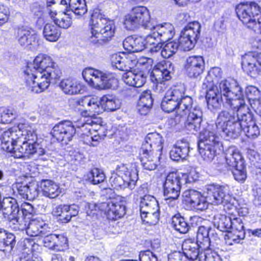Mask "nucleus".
<instances>
[{"instance_id":"obj_12","label":"nucleus","mask_w":261,"mask_h":261,"mask_svg":"<svg viewBox=\"0 0 261 261\" xmlns=\"http://www.w3.org/2000/svg\"><path fill=\"white\" fill-rule=\"evenodd\" d=\"M201 25L196 21L189 22L182 29L179 38L180 48L185 51L194 48L198 40Z\"/></svg>"},{"instance_id":"obj_29","label":"nucleus","mask_w":261,"mask_h":261,"mask_svg":"<svg viewBox=\"0 0 261 261\" xmlns=\"http://www.w3.org/2000/svg\"><path fill=\"white\" fill-rule=\"evenodd\" d=\"M1 213L6 220L12 216L17 215L19 212V206L16 199L12 197L4 198L1 203Z\"/></svg>"},{"instance_id":"obj_47","label":"nucleus","mask_w":261,"mask_h":261,"mask_svg":"<svg viewBox=\"0 0 261 261\" xmlns=\"http://www.w3.org/2000/svg\"><path fill=\"white\" fill-rule=\"evenodd\" d=\"M218 148L199 144V151L201 158L206 162H211L216 155Z\"/></svg>"},{"instance_id":"obj_63","label":"nucleus","mask_w":261,"mask_h":261,"mask_svg":"<svg viewBox=\"0 0 261 261\" xmlns=\"http://www.w3.org/2000/svg\"><path fill=\"white\" fill-rule=\"evenodd\" d=\"M245 93L250 104L258 99L257 97L259 96V91L257 88L252 86H248L246 88Z\"/></svg>"},{"instance_id":"obj_41","label":"nucleus","mask_w":261,"mask_h":261,"mask_svg":"<svg viewBox=\"0 0 261 261\" xmlns=\"http://www.w3.org/2000/svg\"><path fill=\"white\" fill-rule=\"evenodd\" d=\"M103 111H114L120 107V103L115 96L105 95L101 97Z\"/></svg>"},{"instance_id":"obj_45","label":"nucleus","mask_w":261,"mask_h":261,"mask_svg":"<svg viewBox=\"0 0 261 261\" xmlns=\"http://www.w3.org/2000/svg\"><path fill=\"white\" fill-rule=\"evenodd\" d=\"M63 207L61 215L59 217V220L62 223L68 222L72 217L76 216L79 213V207L76 205H65Z\"/></svg>"},{"instance_id":"obj_50","label":"nucleus","mask_w":261,"mask_h":261,"mask_svg":"<svg viewBox=\"0 0 261 261\" xmlns=\"http://www.w3.org/2000/svg\"><path fill=\"white\" fill-rule=\"evenodd\" d=\"M179 47H180L179 41L168 42L163 46L161 55L164 58H169L177 52Z\"/></svg>"},{"instance_id":"obj_52","label":"nucleus","mask_w":261,"mask_h":261,"mask_svg":"<svg viewBox=\"0 0 261 261\" xmlns=\"http://www.w3.org/2000/svg\"><path fill=\"white\" fill-rule=\"evenodd\" d=\"M245 237L244 231L232 230L227 232V234L225 237L226 243L230 245L235 243H239Z\"/></svg>"},{"instance_id":"obj_11","label":"nucleus","mask_w":261,"mask_h":261,"mask_svg":"<svg viewBox=\"0 0 261 261\" xmlns=\"http://www.w3.org/2000/svg\"><path fill=\"white\" fill-rule=\"evenodd\" d=\"M236 11L239 19L251 29L261 15V8L255 2L240 3L237 6Z\"/></svg>"},{"instance_id":"obj_17","label":"nucleus","mask_w":261,"mask_h":261,"mask_svg":"<svg viewBox=\"0 0 261 261\" xmlns=\"http://www.w3.org/2000/svg\"><path fill=\"white\" fill-rule=\"evenodd\" d=\"M192 105V99L190 96L185 97L180 102H175L173 99L164 96L161 102V108L167 113H170L177 108V114L188 112Z\"/></svg>"},{"instance_id":"obj_28","label":"nucleus","mask_w":261,"mask_h":261,"mask_svg":"<svg viewBox=\"0 0 261 261\" xmlns=\"http://www.w3.org/2000/svg\"><path fill=\"white\" fill-rule=\"evenodd\" d=\"M182 249L185 256L191 260H196L203 258V252L199 253V248H201V244L198 242L186 241L182 244Z\"/></svg>"},{"instance_id":"obj_14","label":"nucleus","mask_w":261,"mask_h":261,"mask_svg":"<svg viewBox=\"0 0 261 261\" xmlns=\"http://www.w3.org/2000/svg\"><path fill=\"white\" fill-rule=\"evenodd\" d=\"M75 128L70 121H63L56 124L52 129L51 134L62 144H67L75 134Z\"/></svg>"},{"instance_id":"obj_4","label":"nucleus","mask_w":261,"mask_h":261,"mask_svg":"<svg viewBox=\"0 0 261 261\" xmlns=\"http://www.w3.org/2000/svg\"><path fill=\"white\" fill-rule=\"evenodd\" d=\"M206 197L194 190L185 191L182 196L186 202L194 209L204 211L208 203L218 205L230 203L231 200L230 188L227 185L212 184L206 187Z\"/></svg>"},{"instance_id":"obj_49","label":"nucleus","mask_w":261,"mask_h":261,"mask_svg":"<svg viewBox=\"0 0 261 261\" xmlns=\"http://www.w3.org/2000/svg\"><path fill=\"white\" fill-rule=\"evenodd\" d=\"M153 104V99L150 90H145L141 93L138 102V109L141 111V109H149Z\"/></svg>"},{"instance_id":"obj_40","label":"nucleus","mask_w":261,"mask_h":261,"mask_svg":"<svg viewBox=\"0 0 261 261\" xmlns=\"http://www.w3.org/2000/svg\"><path fill=\"white\" fill-rule=\"evenodd\" d=\"M19 215L18 213L17 215L12 216L8 219L10 222V226L15 231H23L24 230L26 231L29 220Z\"/></svg>"},{"instance_id":"obj_7","label":"nucleus","mask_w":261,"mask_h":261,"mask_svg":"<svg viewBox=\"0 0 261 261\" xmlns=\"http://www.w3.org/2000/svg\"><path fill=\"white\" fill-rule=\"evenodd\" d=\"M124 24L128 30H134L140 26L149 30L152 24L149 10L143 6L133 8L130 13L125 16Z\"/></svg>"},{"instance_id":"obj_64","label":"nucleus","mask_w":261,"mask_h":261,"mask_svg":"<svg viewBox=\"0 0 261 261\" xmlns=\"http://www.w3.org/2000/svg\"><path fill=\"white\" fill-rule=\"evenodd\" d=\"M139 260L140 261H160L157 255L149 250L140 252Z\"/></svg>"},{"instance_id":"obj_8","label":"nucleus","mask_w":261,"mask_h":261,"mask_svg":"<svg viewBox=\"0 0 261 261\" xmlns=\"http://www.w3.org/2000/svg\"><path fill=\"white\" fill-rule=\"evenodd\" d=\"M85 73V78L89 79L91 85L97 89H110L115 87L118 83L113 73L89 68L86 70Z\"/></svg>"},{"instance_id":"obj_6","label":"nucleus","mask_w":261,"mask_h":261,"mask_svg":"<svg viewBox=\"0 0 261 261\" xmlns=\"http://www.w3.org/2000/svg\"><path fill=\"white\" fill-rule=\"evenodd\" d=\"M19 136V147L15 150V158H30V155L37 154L41 156L45 154V150L37 142V135L33 131L29 130L23 133L21 130Z\"/></svg>"},{"instance_id":"obj_33","label":"nucleus","mask_w":261,"mask_h":261,"mask_svg":"<svg viewBox=\"0 0 261 261\" xmlns=\"http://www.w3.org/2000/svg\"><path fill=\"white\" fill-rule=\"evenodd\" d=\"M123 75L124 82L130 86L141 87L146 82V75L142 71H139L135 73L132 71L128 70Z\"/></svg>"},{"instance_id":"obj_55","label":"nucleus","mask_w":261,"mask_h":261,"mask_svg":"<svg viewBox=\"0 0 261 261\" xmlns=\"http://www.w3.org/2000/svg\"><path fill=\"white\" fill-rule=\"evenodd\" d=\"M160 211L147 212L146 213L141 214L142 220L150 225L156 224L160 218Z\"/></svg>"},{"instance_id":"obj_1","label":"nucleus","mask_w":261,"mask_h":261,"mask_svg":"<svg viewBox=\"0 0 261 261\" xmlns=\"http://www.w3.org/2000/svg\"><path fill=\"white\" fill-rule=\"evenodd\" d=\"M234 103L219 113L215 122L217 132L227 139H236L242 132L248 138H256L260 134L259 129L244 97Z\"/></svg>"},{"instance_id":"obj_60","label":"nucleus","mask_w":261,"mask_h":261,"mask_svg":"<svg viewBox=\"0 0 261 261\" xmlns=\"http://www.w3.org/2000/svg\"><path fill=\"white\" fill-rule=\"evenodd\" d=\"M80 122L82 123V127L81 131L83 132V135L88 137L89 135H92L91 132L92 130V123L93 121L90 118H88L86 120V118L81 117Z\"/></svg>"},{"instance_id":"obj_57","label":"nucleus","mask_w":261,"mask_h":261,"mask_svg":"<svg viewBox=\"0 0 261 261\" xmlns=\"http://www.w3.org/2000/svg\"><path fill=\"white\" fill-rule=\"evenodd\" d=\"M244 164L241 165V166H238L234 168H231L232 171V174L234 179L240 182L245 181L247 175L246 172L244 168Z\"/></svg>"},{"instance_id":"obj_22","label":"nucleus","mask_w":261,"mask_h":261,"mask_svg":"<svg viewBox=\"0 0 261 261\" xmlns=\"http://www.w3.org/2000/svg\"><path fill=\"white\" fill-rule=\"evenodd\" d=\"M163 139L158 133L148 134L145 138L140 150L161 153L163 149Z\"/></svg>"},{"instance_id":"obj_13","label":"nucleus","mask_w":261,"mask_h":261,"mask_svg":"<svg viewBox=\"0 0 261 261\" xmlns=\"http://www.w3.org/2000/svg\"><path fill=\"white\" fill-rule=\"evenodd\" d=\"M190 221L192 227L198 226L196 242L201 244V249L208 248L211 243L209 234L212 230L211 227L208 225L209 222L197 216L191 217Z\"/></svg>"},{"instance_id":"obj_38","label":"nucleus","mask_w":261,"mask_h":261,"mask_svg":"<svg viewBox=\"0 0 261 261\" xmlns=\"http://www.w3.org/2000/svg\"><path fill=\"white\" fill-rule=\"evenodd\" d=\"M43 35L48 41H57L61 36V31L57 25L51 23H46L43 28Z\"/></svg>"},{"instance_id":"obj_43","label":"nucleus","mask_w":261,"mask_h":261,"mask_svg":"<svg viewBox=\"0 0 261 261\" xmlns=\"http://www.w3.org/2000/svg\"><path fill=\"white\" fill-rule=\"evenodd\" d=\"M68 9L79 16L83 15L87 11L85 0H69Z\"/></svg>"},{"instance_id":"obj_51","label":"nucleus","mask_w":261,"mask_h":261,"mask_svg":"<svg viewBox=\"0 0 261 261\" xmlns=\"http://www.w3.org/2000/svg\"><path fill=\"white\" fill-rule=\"evenodd\" d=\"M165 96L168 98L173 99L175 102H180V101L188 96L185 95L184 88L175 87L169 89L165 94Z\"/></svg>"},{"instance_id":"obj_54","label":"nucleus","mask_w":261,"mask_h":261,"mask_svg":"<svg viewBox=\"0 0 261 261\" xmlns=\"http://www.w3.org/2000/svg\"><path fill=\"white\" fill-rule=\"evenodd\" d=\"M257 48V50L249 51L245 54L243 57L242 62H244L246 66H248V63L258 64L259 65V61L258 60H259L260 48H258V46Z\"/></svg>"},{"instance_id":"obj_23","label":"nucleus","mask_w":261,"mask_h":261,"mask_svg":"<svg viewBox=\"0 0 261 261\" xmlns=\"http://www.w3.org/2000/svg\"><path fill=\"white\" fill-rule=\"evenodd\" d=\"M129 178L127 176L123 178V176H120L114 173L110 177L109 182L114 189L118 190L127 188L130 190H133L136 187L138 176L136 175L135 172H134L132 174V178Z\"/></svg>"},{"instance_id":"obj_36","label":"nucleus","mask_w":261,"mask_h":261,"mask_svg":"<svg viewBox=\"0 0 261 261\" xmlns=\"http://www.w3.org/2000/svg\"><path fill=\"white\" fill-rule=\"evenodd\" d=\"M140 210L141 214L146 213L147 212L160 211L158 202L153 196L149 195H145L141 199Z\"/></svg>"},{"instance_id":"obj_39","label":"nucleus","mask_w":261,"mask_h":261,"mask_svg":"<svg viewBox=\"0 0 261 261\" xmlns=\"http://www.w3.org/2000/svg\"><path fill=\"white\" fill-rule=\"evenodd\" d=\"M21 130H16L15 131L12 129H9L5 131L1 138V147L2 149H8V146H7V143H10V141H16L17 143L19 144V136H20Z\"/></svg>"},{"instance_id":"obj_42","label":"nucleus","mask_w":261,"mask_h":261,"mask_svg":"<svg viewBox=\"0 0 261 261\" xmlns=\"http://www.w3.org/2000/svg\"><path fill=\"white\" fill-rule=\"evenodd\" d=\"M15 236L7 232L3 229H0V243L6 248L4 250L11 251L16 244Z\"/></svg>"},{"instance_id":"obj_62","label":"nucleus","mask_w":261,"mask_h":261,"mask_svg":"<svg viewBox=\"0 0 261 261\" xmlns=\"http://www.w3.org/2000/svg\"><path fill=\"white\" fill-rule=\"evenodd\" d=\"M13 118V114L11 110L6 108H0V123H9Z\"/></svg>"},{"instance_id":"obj_30","label":"nucleus","mask_w":261,"mask_h":261,"mask_svg":"<svg viewBox=\"0 0 261 261\" xmlns=\"http://www.w3.org/2000/svg\"><path fill=\"white\" fill-rule=\"evenodd\" d=\"M190 151L189 143L185 140L177 142L170 152V158L175 161L185 159Z\"/></svg>"},{"instance_id":"obj_25","label":"nucleus","mask_w":261,"mask_h":261,"mask_svg":"<svg viewBox=\"0 0 261 261\" xmlns=\"http://www.w3.org/2000/svg\"><path fill=\"white\" fill-rule=\"evenodd\" d=\"M48 225L42 220L34 219L29 220L26 233L31 237L42 236L48 232Z\"/></svg>"},{"instance_id":"obj_20","label":"nucleus","mask_w":261,"mask_h":261,"mask_svg":"<svg viewBox=\"0 0 261 261\" xmlns=\"http://www.w3.org/2000/svg\"><path fill=\"white\" fill-rule=\"evenodd\" d=\"M13 188L16 189L19 195L24 199L33 200L39 194V186L35 181L30 182L28 184L16 182L13 185Z\"/></svg>"},{"instance_id":"obj_59","label":"nucleus","mask_w":261,"mask_h":261,"mask_svg":"<svg viewBox=\"0 0 261 261\" xmlns=\"http://www.w3.org/2000/svg\"><path fill=\"white\" fill-rule=\"evenodd\" d=\"M200 261H222V258L217 252L207 248L204 250L203 258Z\"/></svg>"},{"instance_id":"obj_48","label":"nucleus","mask_w":261,"mask_h":261,"mask_svg":"<svg viewBox=\"0 0 261 261\" xmlns=\"http://www.w3.org/2000/svg\"><path fill=\"white\" fill-rule=\"evenodd\" d=\"M85 177L86 180L90 181L93 185L101 183L106 178L103 172L98 168L92 169Z\"/></svg>"},{"instance_id":"obj_16","label":"nucleus","mask_w":261,"mask_h":261,"mask_svg":"<svg viewBox=\"0 0 261 261\" xmlns=\"http://www.w3.org/2000/svg\"><path fill=\"white\" fill-rule=\"evenodd\" d=\"M99 206L101 213H104L109 220H116L125 213V207L122 203L110 199L101 202Z\"/></svg>"},{"instance_id":"obj_26","label":"nucleus","mask_w":261,"mask_h":261,"mask_svg":"<svg viewBox=\"0 0 261 261\" xmlns=\"http://www.w3.org/2000/svg\"><path fill=\"white\" fill-rule=\"evenodd\" d=\"M154 30L157 37H159L161 42H164L171 39L175 35L174 28L169 23L159 24L155 25L152 24L149 30Z\"/></svg>"},{"instance_id":"obj_37","label":"nucleus","mask_w":261,"mask_h":261,"mask_svg":"<svg viewBox=\"0 0 261 261\" xmlns=\"http://www.w3.org/2000/svg\"><path fill=\"white\" fill-rule=\"evenodd\" d=\"M59 86L65 93L69 95L80 93L82 90V86L71 79L63 80Z\"/></svg>"},{"instance_id":"obj_9","label":"nucleus","mask_w":261,"mask_h":261,"mask_svg":"<svg viewBox=\"0 0 261 261\" xmlns=\"http://www.w3.org/2000/svg\"><path fill=\"white\" fill-rule=\"evenodd\" d=\"M202 115V112L199 108H192L191 106L188 112L176 115L174 121L176 124L184 125V127L187 130L195 133L200 130Z\"/></svg>"},{"instance_id":"obj_46","label":"nucleus","mask_w":261,"mask_h":261,"mask_svg":"<svg viewBox=\"0 0 261 261\" xmlns=\"http://www.w3.org/2000/svg\"><path fill=\"white\" fill-rule=\"evenodd\" d=\"M231 216L218 215L215 216V224L218 229L223 232H228L232 228Z\"/></svg>"},{"instance_id":"obj_15","label":"nucleus","mask_w":261,"mask_h":261,"mask_svg":"<svg viewBox=\"0 0 261 261\" xmlns=\"http://www.w3.org/2000/svg\"><path fill=\"white\" fill-rule=\"evenodd\" d=\"M187 177L186 174L176 172L169 173L163 185L164 194L177 195L180 194L182 181Z\"/></svg>"},{"instance_id":"obj_53","label":"nucleus","mask_w":261,"mask_h":261,"mask_svg":"<svg viewBox=\"0 0 261 261\" xmlns=\"http://www.w3.org/2000/svg\"><path fill=\"white\" fill-rule=\"evenodd\" d=\"M87 105L90 107L89 110L94 113L99 114L103 111L101 97H93L90 98Z\"/></svg>"},{"instance_id":"obj_35","label":"nucleus","mask_w":261,"mask_h":261,"mask_svg":"<svg viewBox=\"0 0 261 261\" xmlns=\"http://www.w3.org/2000/svg\"><path fill=\"white\" fill-rule=\"evenodd\" d=\"M201 142L200 143L218 148L219 151L223 149V145L219 136L213 132L205 131L200 134Z\"/></svg>"},{"instance_id":"obj_19","label":"nucleus","mask_w":261,"mask_h":261,"mask_svg":"<svg viewBox=\"0 0 261 261\" xmlns=\"http://www.w3.org/2000/svg\"><path fill=\"white\" fill-rule=\"evenodd\" d=\"M204 67V61L200 56L189 57L185 64V70L190 77H198L202 73Z\"/></svg>"},{"instance_id":"obj_18","label":"nucleus","mask_w":261,"mask_h":261,"mask_svg":"<svg viewBox=\"0 0 261 261\" xmlns=\"http://www.w3.org/2000/svg\"><path fill=\"white\" fill-rule=\"evenodd\" d=\"M17 40L19 44L29 49H35L38 46L39 36L33 30L19 29L17 31Z\"/></svg>"},{"instance_id":"obj_27","label":"nucleus","mask_w":261,"mask_h":261,"mask_svg":"<svg viewBox=\"0 0 261 261\" xmlns=\"http://www.w3.org/2000/svg\"><path fill=\"white\" fill-rule=\"evenodd\" d=\"M226 164L230 170L244 164V160L239 150L235 146H230L225 152Z\"/></svg>"},{"instance_id":"obj_34","label":"nucleus","mask_w":261,"mask_h":261,"mask_svg":"<svg viewBox=\"0 0 261 261\" xmlns=\"http://www.w3.org/2000/svg\"><path fill=\"white\" fill-rule=\"evenodd\" d=\"M40 188L42 195L50 199L57 197L61 193L59 185L51 180H42L40 183Z\"/></svg>"},{"instance_id":"obj_31","label":"nucleus","mask_w":261,"mask_h":261,"mask_svg":"<svg viewBox=\"0 0 261 261\" xmlns=\"http://www.w3.org/2000/svg\"><path fill=\"white\" fill-rule=\"evenodd\" d=\"M161 153L140 150V161L145 170H154L157 167V161Z\"/></svg>"},{"instance_id":"obj_32","label":"nucleus","mask_w":261,"mask_h":261,"mask_svg":"<svg viewBox=\"0 0 261 261\" xmlns=\"http://www.w3.org/2000/svg\"><path fill=\"white\" fill-rule=\"evenodd\" d=\"M123 46L129 52H140L145 48V39L142 37L128 36L123 41Z\"/></svg>"},{"instance_id":"obj_24","label":"nucleus","mask_w":261,"mask_h":261,"mask_svg":"<svg viewBox=\"0 0 261 261\" xmlns=\"http://www.w3.org/2000/svg\"><path fill=\"white\" fill-rule=\"evenodd\" d=\"M69 10L65 8L64 11L57 12L56 10H49L48 14L55 23L59 28L66 29L72 24V19L68 13Z\"/></svg>"},{"instance_id":"obj_3","label":"nucleus","mask_w":261,"mask_h":261,"mask_svg":"<svg viewBox=\"0 0 261 261\" xmlns=\"http://www.w3.org/2000/svg\"><path fill=\"white\" fill-rule=\"evenodd\" d=\"M215 82L208 73L202 84V88L207 90V105L214 109H218L222 105L227 110L237 100L244 97L242 89L235 80H224L215 84Z\"/></svg>"},{"instance_id":"obj_61","label":"nucleus","mask_w":261,"mask_h":261,"mask_svg":"<svg viewBox=\"0 0 261 261\" xmlns=\"http://www.w3.org/2000/svg\"><path fill=\"white\" fill-rule=\"evenodd\" d=\"M248 66L245 65V63L242 62V68L245 72L252 77L256 76L260 71L259 65L258 64L248 63Z\"/></svg>"},{"instance_id":"obj_10","label":"nucleus","mask_w":261,"mask_h":261,"mask_svg":"<svg viewBox=\"0 0 261 261\" xmlns=\"http://www.w3.org/2000/svg\"><path fill=\"white\" fill-rule=\"evenodd\" d=\"M174 72V65L170 61H162L153 69L151 72V80H154L156 84L154 88L158 93L164 91L167 85L165 81L171 79Z\"/></svg>"},{"instance_id":"obj_2","label":"nucleus","mask_w":261,"mask_h":261,"mask_svg":"<svg viewBox=\"0 0 261 261\" xmlns=\"http://www.w3.org/2000/svg\"><path fill=\"white\" fill-rule=\"evenodd\" d=\"M26 86L31 91L40 93L46 90L51 82H56L62 75V71L53 58L44 54L36 57L33 63L24 70Z\"/></svg>"},{"instance_id":"obj_21","label":"nucleus","mask_w":261,"mask_h":261,"mask_svg":"<svg viewBox=\"0 0 261 261\" xmlns=\"http://www.w3.org/2000/svg\"><path fill=\"white\" fill-rule=\"evenodd\" d=\"M133 57L122 53H116L111 56L112 65L120 70L128 71L132 69L137 63Z\"/></svg>"},{"instance_id":"obj_56","label":"nucleus","mask_w":261,"mask_h":261,"mask_svg":"<svg viewBox=\"0 0 261 261\" xmlns=\"http://www.w3.org/2000/svg\"><path fill=\"white\" fill-rule=\"evenodd\" d=\"M134 172H135L136 175L138 176V173L136 170H129L127 165L123 164L118 165L116 168V174L120 176H123V178L127 176L129 177V178H132V174Z\"/></svg>"},{"instance_id":"obj_5","label":"nucleus","mask_w":261,"mask_h":261,"mask_svg":"<svg viewBox=\"0 0 261 261\" xmlns=\"http://www.w3.org/2000/svg\"><path fill=\"white\" fill-rule=\"evenodd\" d=\"M90 25L91 35L89 36V40L93 44L102 45L114 36L116 30L114 20L98 10L94 11L92 14Z\"/></svg>"},{"instance_id":"obj_58","label":"nucleus","mask_w":261,"mask_h":261,"mask_svg":"<svg viewBox=\"0 0 261 261\" xmlns=\"http://www.w3.org/2000/svg\"><path fill=\"white\" fill-rule=\"evenodd\" d=\"M56 243H55L54 251H62L68 248V240L67 238L63 235L56 234Z\"/></svg>"},{"instance_id":"obj_44","label":"nucleus","mask_w":261,"mask_h":261,"mask_svg":"<svg viewBox=\"0 0 261 261\" xmlns=\"http://www.w3.org/2000/svg\"><path fill=\"white\" fill-rule=\"evenodd\" d=\"M172 224L175 230L182 233L187 232L192 226L191 222L188 223L185 218L179 214H176L173 217Z\"/></svg>"}]
</instances>
